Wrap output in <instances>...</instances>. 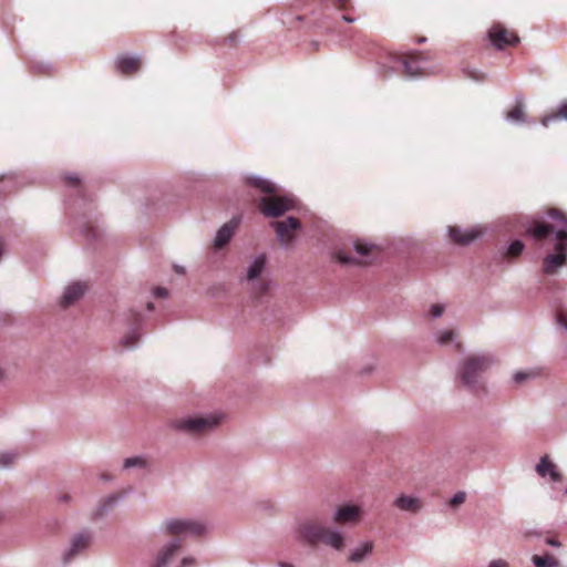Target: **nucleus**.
Instances as JSON below:
<instances>
[{
  "label": "nucleus",
  "mask_w": 567,
  "mask_h": 567,
  "mask_svg": "<svg viewBox=\"0 0 567 567\" xmlns=\"http://www.w3.org/2000/svg\"><path fill=\"white\" fill-rule=\"evenodd\" d=\"M525 235L537 245L554 243L556 254L545 257L544 271L553 275L567 262V214L558 208H547L544 215H536L527 220Z\"/></svg>",
  "instance_id": "obj_1"
},
{
  "label": "nucleus",
  "mask_w": 567,
  "mask_h": 567,
  "mask_svg": "<svg viewBox=\"0 0 567 567\" xmlns=\"http://www.w3.org/2000/svg\"><path fill=\"white\" fill-rule=\"evenodd\" d=\"M354 520V505L340 506L333 517L339 528L326 526L318 518H309L300 523L298 534L302 540L311 546L326 545L336 550H342L346 546V538L342 525Z\"/></svg>",
  "instance_id": "obj_2"
},
{
  "label": "nucleus",
  "mask_w": 567,
  "mask_h": 567,
  "mask_svg": "<svg viewBox=\"0 0 567 567\" xmlns=\"http://www.w3.org/2000/svg\"><path fill=\"white\" fill-rule=\"evenodd\" d=\"M166 532L176 538L164 546L157 554L152 567H166L171 559L183 546V536H200L205 532V526L196 520L172 519L166 522Z\"/></svg>",
  "instance_id": "obj_3"
},
{
  "label": "nucleus",
  "mask_w": 567,
  "mask_h": 567,
  "mask_svg": "<svg viewBox=\"0 0 567 567\" xmlns=\"http://www.w3.org/2000/svg\"><path fill=\"white\" fill-rule=\"evenodd\" d=\"M247 183L268 195L259 202V210L264 216L276 218L293 208V200L287 196L277 195V187L270 181L249 177Z\"/></svg>",
  "instance_id": "obj_4"
},
{
  "label": "nucleus",
  "mask_w": 567,
  "mask_h": 567,
  "mask_svg": "<svg viewBox=\"0 0 567 567\" xmlns=\"http://www.w3.org/2000/svg\"><path fill=\"white\" fill-rule=\"evenodd\" d=\"M491 364L492 360L487 355H470L463 361L458 370V375L465 386L474 393H478L480 391H484L481 377Z\"/></svg>",
  "instance_id": "obj_5"
},
{
  "label": "nucleus",
  "mask_w": 567,
  "mask_h": 567,
  "mask_svg": "<svg viewBox=\"0 0 567 567\" xmlns=\"http://www.w3.org/2000/svg\"><path fill=\"white\" fill-rule=\"evenodd\" d=\"M487 35L489 42L498 50H504L507 47H516L519 43L517 33L501 23H494L489 28Z\"/></svg>",
  "instance_id": "obj_6"
},
{
  "label": "nucleus",
  "mask_w": 567,
  "mask_h": 567,
  "mask_svg": "<svg viewBox=\"0 0 567 567\" xmlns=\"http://www.w3.org/2000/svg\"><path fill=\"white\" fill-rule=\"evenodd\" d=\"M219 424V419L216 416H205V417H188L184 420H179L176 423V427L183 431H186L192 434H203Z\"/></svg>",
  "instance_id": "obj_7"
},
{
  "label": "nucleus",
  "mask_w": 567,
  "mask_h": 567,
  "mask_svg": "<svg viewBox=\"0 0 567 567\" xmlns=\"http://www.w3.org/2000/svg\"><path fill=\"white\" fill-rule=\"evenodd\" d=\"M271 227L276 230V234L282 245H290L297 231L301 228V223L298 218L287 217L284 220H277L271 223Z\"/></svg>",
  "instance_id": "obj_8"
},
{
  "label": "nucleus",
  "mask_w": 567,
  "mask_h": 567,
  "mask_svg": "<svg viewBox=\"0 0 567 567\" xmlns=\"http://www.w3.org/2000/svg\"><path fill=\"white\" fill-rule=\"evenodd\" d=\"M402 64L404 72L411 76L426 75L430 73L426 66L427 59L425 54L421 52L402 55Z\"/></svg>",
  "instance_id": "obj_9"
},
{
  "label": "nucleus",
  "mask_w": 567,
  "mask_h": 567,
  "mask_svg": "<svg viewBox=\"0 0 567 567\" xmlns=\"http://www.w3.org/2000/svg\"><path fill=\"white\" fill-rule=\"evenodd\" d=\"M239 223H240V218L234 217L217 231V235H216L215 241H214V247L216 249L224 248L230 241Z\"/></svg>",
  "instance_id": "obj_10"
},
{
  "label": "nucleus",
  "mask_w": 567,
  "mask_h": 567,
  "mask_svg": "<svg viewBox=\"0 0 567 567\" xmlns=\"http://www.w3.org/2000/svg\"><path fill=\"white\" fill-rule=\"evenodd\" d=\"M355 249H357V265L370 264L380 254V250L377 246L364 244L360 239H357Z\"/></svg>",
  "instance_id": "obj_11"
},
{
  "label": "nucleus",
  "mask_w": 567,
  "mask_h": 567,
  "mask_svg": "<svg viewBox=\"0 0 567 567\" xmlns=\"http://www.w3.org/2000/svg\"><path fill=\"white\" fill-rule=\"evenodd\" d=\"M141 59L127 55H121L116 59V69L123 75H132L141 69Z\"/></svg>",
  "instance_id": "obj_12"
},
{
  "label": "nucleus",
  "mask_w": 567,
  "mask_h": 567,
  "mask_svg": "<svg viewBox=\"0 0 567 567\" xmlns=\"http://www.w3.org/2000/svg\"><path fill=\"white\" fill-rule=\"evenodd\" d=\"M86 290V286L84 284H81V282H74L72 285H70L63 296H62V300H61V305L62 307L66 308V307H70L71 305H73L76 300H79L85 292Z\"/></svg>",
  "instance_id": "obj_13"
},
{
  "label": "nucleus",
  "mask_w": 567,
  "mask_h": 567,
  "mask_svg": "<svg viewBox=\"0 0 567 567\" xmlns=\"http://www.w3.org/2000/svg\"><path fill=\"white\" fill-rule=\"evenodd\" d=\"M449 233L452 241L458 245L470 244L473 240H475L480 235V233L474 229L463 230L457 226L450 227Z\"/></svg>",
  "instance_id": "obj_14"
},
{
  "label": "nucleus",
  "mask_w": 567,
  "mask_h": 567,
  "mask_svg": "<svg viewBox=\"0 0 567 567\" xmlns=\"http://www.w3.org/2000/svg\"><path fill=\"white\" fill-rule=\"evenodd\" d=\"M536 472L542 477H545L547 474L550 476V480L554 482H560L561 475L557 471L556 465L549 460L547 455L543 456L539 463L536 466Z\"/></svg>",
  "instance_id": "obj_15"
},
{
  "label": "nucleus",
  "mask_w": 567,
  "mask_h": 567,
  "mask_svg": "<svg viewBox=\"0 0 567 567\" xmlns=\"http://www.w3.org/2000/svg\"><path fill=\"white\" fill-rule=\"evenodd\" d=\"M91 543V537L87 534H79L73 540L70 550L64 556V563H69L78 554L83 551Z\"/></svg>",
  "instance_id": "obj_16"
},
{
  "label": "nucleus",
  "mask_w": 567,
  "mask_h": 567,
  "mask_svg": "<svg viewBox=\"0 0 567 567\" xmlns=\"http://www.w3.org/2000/svg\"><path fill=\"white\" fill-rule=\"evenodd\" d=\"M394 505L401 511L417 513L422 508L423 503L417 497L401 495L394 501Z\"/></svg>",
  "instance_id": "obj_17"
},
{
  "label": "nucleus",
  "mask_w": 567,
  "mask_h": 567,
  "mask_svg": "<svg viewBox=\"0 0 567 567\" xmlns=\"http://www.w3.org/2000/svg\"><path fill=\"white\" fill-rule=\"evenodd\" d=\"M266 265V258L265 256L257 257L254 262L250 265L247 271V280L255 281L259 279L260 275L262 274Z\"/></svg>",
  "instance_id": "obj_18"
},
{
  "label": "nucleus",
  "mask_w": 567,
  "mask_h": 567,
  "mask_svg": "<svg viewBox=\"0 0 567 567\" xmlns=\"http://www.w3.org/2000/svg\"><path fill=\"white\" fill-rule=\"evenodd\" d=\"M556 120H567V103H563L556 111L545 115L540 122L544 126H548L550 122Z\"/></svg>",
  "instance_id": "obj_19"
},
{
  "label": "nucleus",
  "mask_w": 567,
  "mask_h": 567,
  "mask_svg": "<svg viewBox=\"0 0 567 567\" xmlns=\"http://www.w3.org/2000/svg\"><path fill=\"white\" fill-rule=\"evenodd\" d=\"M533 563L536 567H558L559 561L551 555L538 556L534 555L532 557Z\"/></svg>",
  "instance_id": "obj_20"
},
{
  "label": "nucleus",
  "mask_w": 567,
  "mask_h": 567,
  "mask_svg": "<svg viewBox=\"0 0 567 567\" xmlns=\"http://www.w3.org/2000/svg\"><path fill=\"white\" fill-rule=\"evenodd\" d=\"M506 117L513 122H524V104L520 101L516 102V104L507 112Z\"/></svg>",
  "instance_id": "obj_21"
},
{
  "label": "nucleus",
  "mask_w": 567,
  "mask_h": 567,
  "mask_svg": "<svg viewBox=\"0 0 567 567\" xmlns=\"http://www.w3.org/2000/svg\"><path fill=\"white\" fill-rule=\"evenodd\" d=\"M542 374L540 369H530L527 371H518L514 374V381L517 384H522L527 380L535 379Z\"/></svg>",
  "instance_id": "obj_22"
},
{
  "label": "nucleus",
  "mask_w": 567,
  "mask_h": 567,
  "mask_svg": "<svg viewBox=\"0 0 567 567\" xmlns=\"http://www.w3.org/2000/svg\"><path fill=\"white\" fill-rule=\"evenodd\" d=\"M524 250V244L520 240H514L506 250L505 257L516 258L520 256Z\"/></svg>",
  "instance_id": "obj_23"
},
{
  "label": "nucleus",
  "mask_w": 567,
  "mask_h": 567,
  "mask_svg": "<svg viewBox=\"0 0 567 567\" xmlns=\"http://www.w3.org/2000/svg\"><path fill=\"white\" fill-rule=\"evenodd\" d=\"M138 339L140 336L137 334V332L133 331L121 340V346L125 349H130L137 343Z\"/></svg>",
  "instance_id": "obj_24"
},
{
  "label": "nucleus",
  "mask_w": 567,
  "mask_h": 567,
  "mask_svg": "<svg viewBox=\"0 0 567 567\" xmlns=\"http://www.w3.org/2000/svg\"><path fill=\"white\" fill-rule=\"evenodd\" d=\"M268 290V282L264 279H257L252 286V291L257 298L265 295Z\"/></svg>",
  "instance_id": "obj_25"
},
{
  "label": "nucleus",
  "mask_w": 567,
  "mask_h": 567,
  "mask_svg": "<svg viewBox=\"0 0 567 567\" xmlns=\"http://www.w3.org/2000/svg\"><path fill=\"white\" fill-rule=\"evenodd\" d=\"M373 544L371 542L363 543L357 547V561L364 558L368 554L372 553Z\"/></svg>",
  "instance_id": "obj_26"
},
{
  "label": "nucleus",
  "mask_w": 567,
  "mask_h": 567,
  "mask_svg": "<svg viewBox=\"0 0 567 567\" xmlns=\"http://www.w3.org/2000/svg\"><path fill=\"white\" fill-rule=\"evenodd\" d=\"M16 458H17V454H14V453H10V452L2 453L0 455V466H8V465L12 464Z\"/></svg>",
  "instance_id": "obj_27"
},
{
  "label": "nucleus",
  "mask_w": 567,
  "mask_h": 567,
  "mask_svg": "<svg viewBox=\"0 0 567 567\" xmlns=\"http://www.w3.org/2000/svg\"><path fill=\"white\" fill-rule=\"evenodd\" d=\"M146 462L142 457H130L124 462V467H133V466H145Z\"/></svg>",
  "instance_id": "obj_28"
},
{
  "label": "nucleus",
  "mask_w": 567,
  "mask_h": 567,
  "mask_svg": "<svg viewBox=\"0 0 567 567\" xmlns=\"http://www.w3.org/2000/svg\"><path fill=\"white\" fill-rule=\"evenodd\" d=\"M466 494L464 492H457L450 501L452 507H457L465 502Z\"/></svg>",
  "instance_id": "obj_29"
},
{
  "label": "nucleus",
  "mask_w": 567,
  "mask_h": 567,
  "mask_svg": "<svg viewBox=\"0 0 567 567\" xmlns=\"http://www.w3.org/2000/svg\"><path fill=\"white\" fill-rule=\"evenodd\" d=\"M454 338V331L453 330H447V331H444L443 333H441V336L439 337V342L441 344H447L449 342H451Z\"/></svg>",
  "instance_id": "obj_30"
},
{
  "label": "nucleus",
  "mask_w": 567,
  "mask_h": 567,
  "mask_svg": "<svg viewBox=\"0 0 567 567\" xmlns=\"http://www.w3.org/2000/svg\"><path fill=\"white\" fill-rule=\"evenodd\" d=\"M237 42H238V32L237 31L229 33L224 39V44H228L229 47H235L237 44Z\"/></svg>",
  "instance_id": "obj_31"
},
{
  "label": "nucleus",
  "mask_w": 567,
  "mask_h": 567,
  "mask_svg": "<svg viewBox=\"0 0 567 567\" xmlns=\"http://www.w3.org/2000/svg\"><path fill=\"white\" fill-rule=\"evenodd\" d=\"M444 312V307L442 305H433L430 309V313L433 317H440Z\"/></svg>",
  "instance_id": "obj_32"
},
{
  "label": "nucleus",
  "mask_w": 567,
  "mask_h": 567,
  "mask_svg": "<svg viewBox=\"0 0 567 567\" xmlns=\"http://www.w3.org/2000/svg\"><path fill=\"white\" fill-rule=\"evenodd\" d=\"M488 567H509V564L504 559H494L489 563Z\"/></svg>",
  "instance_id": "obj_33"
},
{
  "label": "nucleus",
  "mask_w": 567,
  "mask_h": 567,
  "mask_svg": "<svg viewBox=\"0 0 567 567\" xmlns=\"http://www.w3.org/2000/svg\"><path fill=\"white\" fill-rule=\"evenodd\" d=\"M336 259L340 262V264H349L351 261V258L346 256L344 254H342L341 251L337 252L336 254Z\"/></svg>",
  "instance_id": "obj_34"
},
{
  "label": "nucleus",
  "mask_w": 567,
  "mask_h": 567,
  "mask_svg": "<svg viewBox=\"0 0 567 567\" xmlns=\"http://www.w3.org/2000/svg\"><path fill=\"white\" fill-rule=\"evenodd\" d=\"M373 368H374L373 363H368V364L361 367L359 373L362 375L369 374L373 371Z\"/></svg>",
  "instance_id": "obj_35"
},
{
  "label": "nucleus",
  "mask_w": 567,
  "mask_h": 567,
  "mask_svg": "<svg viewBox=\"0 0 567 567\" xmlns=\"http://www.w3.org/2000/svg\"><path fill=\"white\" fill-rule=\"evenodd\" d=\"M351 0H333V6L338 9L342 10L346 9L347 6L350 3Z\"/></svg>",
  "instance_id": "obj_36"
},
{
  "label": "nucleus",
  "mask_w": 567,
  "mask_h": 567,
  "mask_svg": "<svg viewBox=\"0 0 567 567\" xmlns=\"http://www.w3.org/2000/svg\"><path fill=\"white\" fill-rule=\"evenodd\" d=\"M155 296L158 297V298H164L167 296L168 291L167 289L165 288H162V287H157L154 291Z\"/></svg>",
  "instance_id": "obj_37"
},
{
  "label": "nucleus",
  "mask_w": 567,
  "mask_h": 567,
  "mask_svg": "<svg viewBox=\"0 0 567 567\" xmlns=\"http://www.w3.org/2000/svg\"><path fill=\"white\" fill-rule=\"evenodd\" d=\"M194 565H195V559L190 558V557H186L182 560V564L179 567H188V566H194Z\"/></svg>",
  "instance_id": "obj_38"
},
{
  "label": "nucleus",
  "mask_w": 567,
  "mask_h": 567,
  "mask_svg": "<svg viewBox=\"0 0 567 567\" xmlns=\"http://www.w3.org/2000/svg\"><path fill=\"white\" fill-rule=\"evenodd\" d=\"M66 183L72 186H78L80 184V179L76 176L66 177Z\"/></svg>",
  "instance_id": "obj_39"
},
{
  "label": "nucleus",
  "mask_w": 567,
  "mask_h": 567,
  "mask_svg": "<svg viewBox=\"0 0 567 567\" xmlns=\"http://www.w3.org/2000/svg\"><path fill=\"white\" fill-rule=\"evenodd\" d=\"M557 319H558V322L561 326L567 328V317H566V315H564L563 312H559Z\"/></svg>",
  "instance_id": "obj_40"
},
{
  "label": "nucleus",
  "mask_w": 567,
  "mask_h": 567,
  "mask_svg": "<svg viewBox=\"0 0 567 567\" xmlns=\"http://www.w3.org/2000/svg\"><path fill=\"white\" fill-rule=\"evenodd\" d=\"M546 543H547L548 545H550V546H555V547H559V546H560V543H559L557 539H555V538H547V539H546Z\"/></svg>",
  "instance_id": "obj_41"
},
{
  "label": "nucleus",
  "mask_w": 567,
  "mask_h": 567,
  "mask_svg": "<svg viewBox=\"0 0 567 567\" xmlns=\"http://www.w3.org/2000/svg\"><path fill=\"white\" fill-rule=\"evenodd\" d=\"M279 566L280 567H295L293 565H291L289 563H280Z\"/></svg>",
  "instance_id": "obj_42"
},
{
  "label": "nucleus",
  "mask_w": 567,
  "mask_h": 567,
  "mask_svg": "<svg viewBox=\"0 0 567 567\" xmlns=\"http://www.w3.org/2000/svg\"><path fill=\"white\" fill-rule=\"evenodd\" d=\"M175 270H176L177 272H179V274H183V272H184V268H182V267H177V266H176V267H175Z\"/></svg>",
  "instance_id": "obj_43"
},
{
  "label": "nucleus",
  "mask_w": 567,
  "mask_h": 567,
  "mask_svg": "<svg viewBox=\"0 0 567 567\" xmlns=\"http://www.w3.org/2000/svg\"><path fill=\"white\" fill-rule=\"evenodd\" d=\"M342 18H343V20H346V21H348V22H351V21H352V19H351L349 16H346V14H344V16H342Z\"/></svg>",
  "instance_id": "obj_44"
},
{
  "label": "nucleus",
  "mask_w": 567,
  "mask_h": 567,
  "mask_svg": "<svg viewBox=\"0 0 567 567\" xmlns=\"http://www.w3.org/2000/svg\"><path fill=\"white\" fill-rule=\"evenodd\" d=\"M147 309H148V310H153V309H154V305H153L152 302H148V303H147Z\"/></svg>",
  "instance_id": "obj_45"
},
{
  "label": "nucleus",
  "mask_w": 567,
  "mask_h": 567,
  "mask_svg": "<svg viewBox=\"0 0 567 567\" xmlns=\"http://www.w3.org/2000/svg\"><path fill=\"white\" fill-rule=\"evenodd\" d=\"M349 560L353 561L354 560V553L350 554L349 556Z\"/></svg>",
  "instance_id": "obj_46"
},
{
  "label": "nucleus",
  "mask_w": 567,
  "mask_h": 567,
  "mask_svg": "<svg viewBox=\"0 0 567 567\" xmlns=\"http://www.w3.org/2000/svg\"><path fill=\"white\" fill-rule=\"evenodd\" d=\"M423 41H425V38L419 39V42H423Z\"/></svg>",
  "instance_id": "obj_47"
},
{
  "label": "nucleus",
  "mask_w": 567,
  "mask_h": 567,
  "mask_svg": "<svg viewBox=\"0 0 567 567\" xmlns=\"http://www.w3.org/2000/svg\"><path fill=\"white\" fill-rule=\"evenodd\" d=\"M566 493H567V489H566Z\"/></svg>",
  "instance_id": "obj_48"
}]
</instances>
